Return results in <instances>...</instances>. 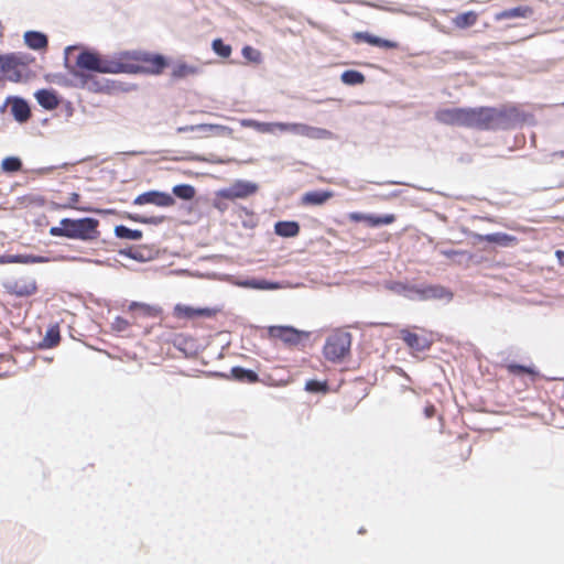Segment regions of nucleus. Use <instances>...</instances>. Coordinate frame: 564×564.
Masks as SVG:
<instances>
[{
	"label": "nucleus",
	"instance_id": "obj_18",
	"mask_svg": "<svg viewBox=\"0 0 564 564\" xmlns=\"http://www.w3.org/2000/svg\"><path fill=\"white\" fill-rule=\"evenodd\" d=\"M478 241H486L491 243H497L500 246H513L517 245L518 239L514 236L505 234V232H495L488 235H477Z\"/></svg>",
	"mask_w": 564,
	"mask_h": 564
},
{
	"label": "nucleus",
	"instance_id": "obj_20",
	"mask_svg": "<svg viewBox=\"0 0 564 564\" xmlns=\"http://www.w3.org/2000/svg\"><path fill=\"white\" fill-rule=\"evenodd\" d=\"M25 44L36 51L46 50L48 45L47 36L37 31H28L24 33Z\"/></svg>",
	"mask_w": 564,
	"mask_h": 564
},
{
	"label": "nucleus",
	"instance_id": "obj_34",
	"mask_svg": "<svg viewBox=\"0 0 564 564\" xmlns=\"http://www.w3.org/2000/svg\"><path fill=\"white\" fill-rule=\"evenodd\" d=\"M212 48L215 52V54L223 58H228L232 52L231 46L225 44L221 39H215L212 43Z\"/></svg>",
	"mask_w": 564,
	"mask_h": 564
},
{
	"label": "nucleus",
	"instance_id": "obj_40",
	"mask_svg": "<svg viewBox=\"0 0 564 564\" xmlns=\"http://www.w3.org/2000/svg\"><path fill=\"white\" fill-rule=\"evenodd\" d=\"M129 311L130 312H133V311H139L140 313H142L143 315H148V316H152L154 315V308L151 307L150 305L148 304H143V303H138V302H132L130 305H129Z\"/></svg>",
	"mask_w": 564,
	"mask_h": 564
},
{
	"label": "nucleus",
	"instance_id": "obj_36",
	"mask_svg": "<svg viewBox=\"0 0 564 564\" xmlns=\"http://www.w3.org/2000/svg\"><path fill=\"white\" fill-rule=\"evenodd\" d=\"M305 389L310 392L326 393L328 391V386L326 381L308 380L305 383Z\"/></svg>",
	"mask_w": 564,
	"mask_h": 564
},
{
	"label": "nucleus",
	"instance_id": "obj_39",
	"mask_svg": "<svg viewBox=\"0 0 564 564\" xmlns=\"http://www.w3.org/2000/svg\"><path fill=\"white\" fill-rule=\"evenodd\" d=\"M246 285L259 290H271L278 288V284L268 282L265 280H251L246 282Z\"/></svg>",
	"mask_w": 564,
	"mask_h": 564
},
{
	"label": "nucleus",
	"instance_id": "obj_29",
	"mask_svg": "<svg viewBox=\"0 0 564 564\" xmlns=\"http://www.w3.org/2000/svg\"><path fill=\"white\" fill-rule=\"evenodd\" d=\"M197 72L198 68L196 66L188 65L186 63H180L173 67L171 75L174 79H181L193 76L197 74Z\"/></svg>",
	"mask_w": 564,
	"mask_h": 564
},
{
	"label": "nucleus",
	"instance_id": "obj_21",
	"mask_svg": "<svg viewBox=\"0 0 564 564\" xmlns=\"http://www.w3.org/2000/svg\"><path fill=\"white\" fill-rule=\"evenodd\" d=\"M11 113L20 122H26L31 117V110L28 102L21 98H15L11 104Z\"/></svg>",
	"mask_w": 564,
	"mask_h": 564
},
{
	"label": "nucleus",
	"instance_id": "obj_43",
	"mask_svg": "<svg viewBox=\"0 0 564 564\" xmlns=\"http://www.w3.org/2000/svg\"><path fill=\"white\" fill-rule=\"evenodd\" d=\"M457 452H458V456H459L460 460L467 462L471 455V446L470 445L464 446L463 444H459Z\"/></svg>",
	"mask_w": 564,
	"mask_h": 564
},
{
	"label": "nucleus",
	"instance_id": "obj_22",
	"mask_svg": "<svg viewBox=\"0 0 564 564\" xmlns=\"http://www.w3.org/2000/svg\"><path fill=\"white\" fill-rule=\"evenodd\" d=\"M509 375L516 377H530L532 380L538 376V371L533 366L519 365L514 362L503 365Z\"/></svg>",
	"mask_w": 564,
	"mask_h": 564
},
{
	"label": "nucleus",
	"instance_id": "obj_4",
	"mask_svg": "<svg viewBox=\"0 0 564 564\" xmlns=\"http://www.w3.org/2000/svg\"><path fill=\"white\" fill-rule=\"evenodd\" d=\"M350 346L351 335L347 332H336L327 337L323 352L329 361H341L349 354Z\"/></svg>",
	"mask_w": 564,
	"mask_h": 564
},
{
	"label": "nucleus",
	"instance_id": "obj_45",
	"mask_svg": "<svg viewBox=\"0 0 564 564\" xmlns=\"http://www.w3.org/2000/svg\"><path fill=\"white\" fill-rule=\"evenodd\" d=\"M444 292V289L442 288H437V286H431L429 288L425 293L429 295V296H432V297H441L442 294Z\"/></svg>",
	"mask_w": 564,
	"mask_h": 564
},
{
	"label": "nucleus",
	"instance_id": "obj_16",
	"mask_svg": "<svg viewBox=\"0 0 564 564\" xmlns=\"http://www.w3.org/2000/svg\"><path fill=\"white\" fill-rule=\"evenodd\" d=\"M352 40L355 43H368L373 46H378L386 50H395L399 47V43L391 40H384L381 37H378L376 35H372L368 32H355L352 34Z\"/></svg>",
	"mask_w": 564,
	"mask_h": 564
},
{
	"label": "nucleus",
	"instance_id": "obj_48",
	"mask_svg": "<svg viewBox=\"0 0 564 564\" xmlns=\"http://www.w3.org/2000/svg\"><path fill=\"white\" fill-rule=\"evenodd\" d=\"M52 202H66V197H63L61 194H57Z\"/></svg>",
	"mask_w": 564,
	"mask_h": 564
},
{
	"label": "nucleus",
	"instance_id": "obj_38",
	"mask_svg": "<svg viewBox=\"0 0 564 564\" xmlns=\"http://www.w3.org/2000/svg\"><path fill=\"white\" fill-rule=\"evenodd\" d=\"M245 126L253 127L258 131L263 133H272L273 131V122H257V121H248L243 122Z\"/></svg>",
	"mask_w": 564,
	"mask_h": 564
},
{
	"label": "nucleus",
	"instance_id": "obj_5",
	"mask_svg": "<svg viewBox=\"0 0 564 564\" xmlns=\"http://www.w3.org/2000/svg\"><path fill=\"white\" fill-rule=\"evenodd\" d=\"M33 58L22 53L6 54L0 80L18 83L22 79V67L28 66Z\"/></svg>",
	"mask_w": 564,
	"mask_h": 564
},
{
	"label": "nucleus",
	"instance_id": "obj_3",
	"mask_svg": "<svg viewBox=\"0 0 564 564\" xmlns=\"http://www.w3.org/2000/svg\"><path fill=\"white\" fill-rule=\"evenodd\" d=\"M505 115L502 111L491 107L469 108L467 128L478 130L496 129Z\"/></svg>",
	"mask_w": 564,
	"mask_h": 564
},
{
	"label": "nucleus",
	"instance_id": "obj_13",
	"mask_svg": "<svg viewBox=\"0 0 564 564\" xmlns=\"http://www.w3.org/2000/svg\"><path fill=\"white\" fill-rule=\"evenodd\" d=\"M173 314L176 318L193 319L196 317H213L216 314V310L204 307L195 308L185 304H176L173 310Z\"/></svg>",
	"mask_w": 564,
	"mask_h": 564
},
{
	"label": "nucleus",
	"instance_id": "obj_10",
	"mask_svg": "<svg viewBox=\"0 0 564 564\" xmlns=\"http://www.w3.org/2000/svg\"><path fill=\"white\" fill-rule=\"evenodd\" d=\"M469 108H444L435 112V119L447 126L467 128Z\"/></svg>",
	"mask_w": 564,
	"mask_h": 564
},
{
	"label": "nucleus",
	"instance_id": "obj_25",
	"mask_svg": "<svg viewBox=\"0 0 564 564\" xmlns=\"http://www.w3.org/2000/svg\"><path fill=\"white\" fill-rule=\"evenodd\" d=\"M61 341V332L58 325H53L47 328L45 336L39 344L42 349H50L56 347Z\"/></svg>",
	"mask_w": 564,
	"mask_h": 564
},
{
	"label": "nucleus",
	"instance_id": "obj_17",
	"mask_svg": "<svg viewBox=\"0 0 564 564\" xmlns=\"http://www.w3.org/2000/svg\"><path fill=\"white\" fill-rule=\"evenodd\" d=\"M534 13L533 9L529 6H520L511 9L503 10L495 15L496 21H502L508 19H528Z\"/></svg>",
	"mask_w": 564,
	"mask_h": 564
},
{
	"label": "nucleus",
	"instance_id": "obj_28",
	"mask_svg": "<svg viewBox=\"0 0 564 564\" xmlns=\"http://www.w3.org/2000/svg\"><path fill=\"white\" fill-rule=\"evenodd\" d=\"M232 377L241 382L253 383L259 380V376L257 372L250 369H245L242 367H234L231 369Z\"/></svg>",
	"mask_w": 564,
	"mask_h": 564
},
{
	"label": "nucleus",
	"instance_id": "obj_14",
	"mask_svg": "<svg viewBox=\"0 0 564 564\" xmlns=\"http://www.w3.org/2000/svg\"><path fill=\"white\" fill-rule=\"evenodd\" d=\"M348 219L354 223L364 221L370 227H378L381 225H390L394 223L395 216L393 214L373 216L354 212L348 214Z\"/></svg>",
	"mask_w": 564,
	"mask_h": 564
},
{
	"label": "nucleus",
	"instance_id": "obj_51",
	"mask_svg": "<svg viewBox=\"0 0 564 564\" xmlns=\"http://www.w3.org/2000/svg\"><path fill=\"white\" fill-rule=\"evenodd\" d=\"M74 50H77V47H76V46H68V47L66 48V54L70 53V52H72V51H74Z\"/></svg>",
	"mask_w": 564,
	"mask_h": 564
},
{
	"label": "nucleus",
	"instance_id": "obj_24",
	"mask_svg": "<svg viewBox=\"0 0 564 564\" xmlns=\"http://www.w3.org/2000/svg\"><path fill=\"white\" fill-rule=\"evenodd\" d=\"M274 232L284 238L296 237L300 232V225L296 221H278L274 225Z\"/></svg>",
	"mask_w": 564,
	"mask_h": 564
},
{
	"label": "nucleus",
	"instance_id": "obj_7",
	"mask_svg": "<svg viewBox=\"0 0 564 564\" xmlns=\"http://www.w3.org/2000/svg\"><path fill=\"white\" fill-rule=\"evenodd\" d=\"M399 334L408 348L415 352L429 350L433 345L432 334L426 330H422L421 334H417L409 328H403Z\"/></svg>",
	"mask_w": 564,
	"mask_h": 564
},
{
	"label": "nucleus",
	"instance_id": "obj_9",
	"mask_svg": "<svg viewBox=\"0 0 564 564\" xmlns=\"http://www.w3.org/2000/svg\"><path fill=\"white\" fill-rule=\"evenodd\" d=\"M258 191V185L248 181H236L229 187L217 192V197L234 200L237 198H247Z\"/></svg>",
	"mask_w": 564,
	"mask_h": 564
},
{
	"label": "nucleus",
	"instance_id": "obj_50",
	"mask_svg": "<svg viewBox=\"0 0 564 564\" xmlns=\"http://www.w3.org/2000/svg\"><path fill=\"white\" fill-rule=\"evenodd\" d=\"M458 253H459V252H457V251H445V252H444V254H445V256H448V257H449V256H452V254H458Z\"/></svg>",
	"mask_w": 564,
	"mask_h": 564
},
{
	"label": "nucleus",
	"instance_id": "obj_32",
	"mask_svg": "<svg viewBox=\"0 0 564 564\" xmlns=\"http://www.w3.org/2000/svg\"><path fill=\"white\" fill-rule=\"evenodd\" d=\"M173 194L184 200H191L195 197L196 191L189 184L175 185L172 189Z\"/></svg>",
	"mask_w": 564,
	"mask_h": 564
},
{
	"label": "nucleus",
	"instance_id": "obj_47",
	"mask_svg": "<svg viewBox=\"0 0 564 564\" xmlns=\"http://www.w3.org/2000/svg\"><path fill=\"white\" fill-rule=\"evenodd\" d=\"M555 256H556L560 264L564 267V251L563 250H557L555 252Z\"/></svg>",
	"mask_w": 564,
	"mask_h": 564
},
{
	"label": "nucleus",
	"instance_id": "obj_35",
	"mask_svg": "<svg viewBox=\"0 0 564 564\" xmlns=\"http://www.w3.org/2000/svg\"><path fill=\"white\" fill-rule=\"evenodd\" d=\"M131 326V323L121 316H117L111 323V330L116 333H124L128 332Z\"/></svg>",
	"mask_w": 564,
	"mask_h": 564
},
{
	"label": "nucleus",
	"instance_id": "obj_37",
	"mask_svg": "<svg viewBox=\"0 0 564 564\" xmlns=\"http://www.w3.org/2000/svg\"><path fill=\"white\" fill-rule=\"evenodd\" d=\"M217 129H225V127L218 126V124H197V126H189V127H180L177 129L178 132H185V131H212Z\"/></svg>",
	"mask_w": 564,
	"mask_h": 564
},
{
	"label": "nucleus",
	"instance_id": "obj_42",
	"mask_svg": "<svg viewBox=\"0 0 564 564\" xmlns=\"http://www.w3.org/2000/svg\"><path fill=\"white\" fill-rule=\"evenodd\" d=\"M133 219L139 223H142V224L159 225L165 220V217L164 216H151V217H135Z\"/></svg>",
	"mask_w": 564,
	"mask_h": 564
},
{
	"label": "nucleus",
	"instance_id": "obj_41",
	"mask_svg": "<svg viewBox=\"0 0 564 564\" xmlns=\"http://www.w3.org/2000/svg\"><path fill=\"white\" fill-rule=\"evenodd\" d=\"M242 56L251 62H260L261 54L258 50L247 45L242 48Z\"/></svg>",
	"mask_w": 564,
	"mask_h": 564
},
{
	"label": "nucleus",
	"instance_id": "obj_44",
	"mask_svg": "<svg viewBox=\"0 0 564 564\" xmlns=\"http://www.w3.org/2000/svg\"><path fill=\"white\" fill-rule=\"evenodd\" d=\"M294 123H285V122H273V131H290L293 132Z\"/></svg>",
	"mask_w": 564,
	"mask_h": 564
},
{
	"label": "nucleus",
	"instance_id": "obj_26",
	"mask_svg": "<svg viewBox=\"0 0 564 564\" xmlns=\"http://www.w3.org/2000/svg\"><path fill=\"white\" fill-rule=\"evenodd\" d=\"M35 97L37 102L46 110H53L57 108L59 104L57 96L53 91L47 89L39 90L35 94Z\"/></svg>",
	"mask_w": 564,
	"mask_h": 564
},
{
	"label": "nucleus",
	"instance_id": "obj_52",
	"mask_svg": "<svg viewBox=\"0 0 564 564\" xmlns=\"http://www.w3.org/2000/svg\"><path fill=\"white\" fill-rule=\"evenodd\" d=\"M181 339H183V336H182V335L176 336V338L174 339V344H176V343H177V341H180Z\"/></svg>",
	"mask_w": 564,
	"mask_h": 564
},
{
	"label": "nucleus",
	"instance_id": "obj_30",
	"mask_svg": "<svg viewBox=\"0 0 564 564\" xmlns=\"http://www.w3.org/2000/svg\"><path fill=\"white\" fill-rule=\"evenodd\" d=\"M340 79L344 84L351 85V86L352 85H361L366 80L365 75L355 69L345 70L341 74Z\"/></svg>",
	"mask_w": 564,
	"mask_h": 564
},
{
	"label": "nucleus",
	"instance_id": "obj_19",
	"mask_svg": "<svg viewBox=\"0 0 564 564\" xmlns=\"http://www.w3.org/2000/svg\"><path fill=\"white\" fill-rule=\"evenodd\" d=\"M80 202V195L78 193H70L66 197V202H51V206L53 209L56 210H64V209H76L79 212H89L90 208L85 206H78Z\"/></svg>",
	"mask_w": 564,
	"mask_h": 564
},
{
	"label": "nucleus",
	"instance_id": "obj_49",
	"mask_svg": "<svg viewBox=\"0 0 564 564\" xmlns=\"http://www.w3.org/2000/svg\"><path fill=\"white\" fill-rule=\"evenodd\" d=\"M215 206L220 210H224L226 208L225 206H223L221 202H217Z\"/></svg>",
	"mask_w": 564,
	"mask_h": 564
},
{
	"label": "nucleus",
	"instance_id": "obj_15",
	"mask_svg": "<svg viewBox=\"0 0 564 564\" xmlns=\"http://www.w3.org/2000/svg\"><path fill=\"white\" fill-rule=\"evenodd\" d=\"M293 133L314 140H329L333 133L324 128L312 127L305 123H294Z\"/></svg>",
	"mask_w": 564,
	"mask_h": 564
},
{
	"label": "nucleus",
	"instance_id": "obj_31",
	"mask_svg": "<svg viewBox=\"0 0 564 564\" xmlns=\"http://www.w3.org/2000/svg\"><path fill=\"white\" fill-rule=\"evenodd\" d=\"M115 235L121 239L139 240L142 238V231L137 229H130L123 225H119L115 228Z\"/></svg>",
	"mask_w": 564,
	"mask_h": 564
},
{
	"label": "nucleus",
	"instance_id": "obj_8",
	"mask_svg": "<svg viewBox=\"0 0 564 564\" xmlns=\"http://www.w3.org/2000/svg\"><path fill=\"white\" fill-rule=\"evenodd\" d=\"M137 65L135 70H142L150 74H161L166 67L167 62L164 56L150 53H138L134 55Z\"/></svg>",
	"mask_w": 564,
	"mask_h": 564
},
{
	"label": "nucleus",
	"instance_id": "obj_23",
	"mask_svg": "<svg viewBox=\"0 0 564 564\" xmlns=\"http://www.w3.org/2000/svg\"><path fill=\"white\" fill-rule=\"evenodd\" d=\"M333 197V193L329 191H313L307 192L302 197V203L304 205H323L329 198Z\"/></svg>",
	"mask_w": 564,
	"mask_h": 564
},
{
	"label": "nucleus",
	"instance_id": "obj_46",
	"mask_svg": "<svg viewBox=\"0 0 564 564\" xmlns=\"http://www.w3.org/2000/svg\"><path fill=\"white\" fill-rule=\"evenodd\" d=\"M436 414V408L432 403H427L424 406V415L426 419H432Z\"/></svg>",
	"mask_w": 564,
	"mask_h": 564
},
{
	"label": "nucleus",
	"instance_id": "obj_2",
	"mask_svg": "<svg viewBox=\"0 0 564 564\" xmlns=\"http://www.w3.org/2000/svg\"><path fill=\"white\" fill-rule=\"evenodd\" d=\"M98 227L99 220L96 218H63L59 221V226L50 228V235L83 241H95L100 237Z\"/></svg>",
	"mask_w": 564,
	"mask_h": 564
},
{
	"label": "nucleus",
	"instance_id": "obj_11",
	"mask_svg": "<svg viewBox=\"0 0 564 564\" xmlns=\"http://www.w3.org/2000/svg\"><path fill=\"white\" fill-rule=\"evenodd\" d=\"M7 292L19 297L31 296L36 293L37 284L31 276H21L4 284Z\"/></svg>",
	"mask_w": 564,
	"mask_h": 564
},
{
	"label": "nucleus",
	"instance_id": "obj_1",
	"mask_svg": "<svg viewBox=\"0 0 564 564\" xmlns=\"http://www.w3.org/2000/svg\"><path fill=\"white\" fill-rule=\"evenodd\" d=\"M130 69H132V67H129V65L121 61L101 56L100 54L89 50H82L76 57L75 65L70 69V73L80 79L83 86H87L90 76L85 74V72L118 74Z\"/></svg>",
	"mask_w": 564,
	"mask_h": 564
},
{
	"label": "nucleus",
	"instance_id": "obj_33",
	"mask_svg": "<svg viewBox=\"0 0 564 564\" xmlns=\"http://www.w3.org/2000/svg\"><path fill=\"white\" fill-rule=\"evenodd\" d=\"M1 169L3 172L14 173L22 169V162L17 156H8L2 160Z\"/></svg>",
	"mask_w": 564,
	"mask_h": 564
},
{
	"label": "nucleus",
	"instance_id": "obj_27",
	"mask_svg": "<svg viewBox=\"0 0 564 564\" xmlns=\"http://www.w3.org/2000/svg\"><path fill=\"white\" fill-rule=\"evenodd\" d=\"M478 20V14L475 11H467L457 14L453 19V24L458 29H467L473 26Z\"/></svg>",
	"mask_w": 564,
	"mask_h": 564
},
{
	"label": "nucleus",
	"instance_id": "obj_6",
	"mask_svg": "<svg viewBox=\"0 0 564 564\" xmlns=\"http://www.w3.org/2000/svg\"><path fill=\"white\" fill-rule=\"evenodd\" d=\"M270 340H280L288 347H297L308 333L299 330L291 326H269L267 329Z\"/></svg>",
	"mask_w": 564,
	"mask_h": 564
},
{
	"label": "nucleus",
	"instance_id": "obj_12",
	"mask_svg": "<svg viewBox=\"0 0 564 564\" xmlns=\"http://www.w3.org/2000/svg\"><path fill=\"white\" fill-rule=\"evenodd\" d=\"M133 204L145 205L152 204L159 207H171L175 204L173 196L165 192L149 191L140 194L134 198Z\"/></svg>",
	"mask_w": 564,
	"mask_h": 564
}]
</instances>
